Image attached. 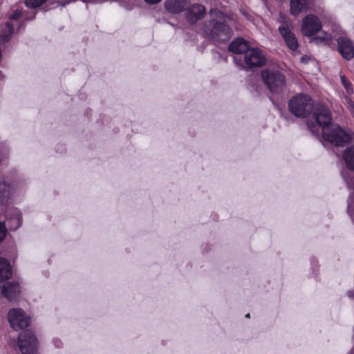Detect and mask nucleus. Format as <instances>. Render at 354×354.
<instances>
[{"label": "nucleus", "mask_w": 354, "mask_h": 354, "mask_svg": "<svg viewBox=\"0 0 354 354\" xmlns=\"http://www.w3.org/2000/svg\"><path fill=\"white\" fill-rule=\"evenodd\" d=\"M311 113L314 122H308L307 126L313 135L318 136L322 129L323 139L336 146H342L353 140L354 135L351 131L332 123V114L326 106L316 104Z\"/></svg>", "instance_id": "f257e3e1"}, {"label": "nucleus", "mask_w": 354, "mask_h": 354, "mask_svg": "<svg viewBox=\"0 0 354 354\" xmlns=\"http://www.w3.org/2000/svg\"><path fill=\"white\" fill-rule=\"evenodd\" d=\"M211 19L205 26V32L208 37L216 41H226L230 39L232 30L224 21V15L216 9H211Z\"/></svg>", "instance_id": "f03ea898"}, {"label": "nucleus", "mask_w": 354, "mask_h": 354, "mask_svg": "<svg viewBox=\"0 0 354 354\" xmlns=\"http://www.w3.org/2000/svg\"><path fill=\"white\" fill-rule=\"evenodd\" d=\"M236 64L248 71L261 67L266 64V57L263 52L258 48H250L243 56H234Z\"/></svg>", "instance_id": "7ed1b4c3"}, {"label": "nucleus", "mask_w": 354, "mask_h": 354, "mask_svg": "<svg viewBox=\"0 0 354 354\" xmlns=\"http://www.w3.org/2000/svg\"><path fill=\"white\" fill-rule=\"evenodd\" d=\"M313 106L311 97L303 93L294 95L288 102L290 111L297 118L307 117L313 111Z\"/></svg>", "instance_id": "20e7f679"}, {"label": "nucleus", "mask_w": 354, "mask_h": 354, "mask_svg": "<svg viewBox=\"0 0 354 354\" xmlns=\"http://www.w3.org/2000/svg\"><path fill=\"white\" fill-rule=\"evenodd\" d=\"M261 76L264 84L272 93H279L286 86L284 75L278 70L266 68L261 71Z\"/></svg>", "instance_id": "39448f33"}, {"label": "nucleus", "mask_w": 354, "mask_h": 354, "mask_svg": "<svg viewBox=\"0 0 354 354\" xmlns=\"http://www.w3.org/2000/svg\"><path fill=\"white\" fill-rule=\"evenodd\" d=\"M18 346L22 354H37V340L31 331L26 330L19 334Z\"/></svg>", "instance_id": "423d86ee"}, {"label": "nucleus", "mask_w": 354, "mask_h": 354, "mask_svg": "<svg viewBox=\"0 0 354 354\" xmlns=\"http://www.w3.org/2000/svg\"><path fill=\"white\" fill-rule=\"evenodd\" d=\"M10 326L15 330H20L28 326L30 317L21 308H12L8 313Z\"/></svg>", "instance_id": "0eeeda50"}, {"label": "nucleus", "mask_w": 354, "mask_h": 354, "mask_svg": "<svg viewBox=\"0 0 354 354\" xmlns=\"http://www.w3.org/2000/svg\"><path fill=\"white\" fill-rule=\"evenodd\" d=\"M279 21L281 25L279 27V31L283 38L288 47L292 50H295L298 47L297 39L294 33L287 27L288 22L285 16L282 14L279 15Z\"/></svg>", "instance_id": "6e6552de"}, {"label": "nucleus", "mask_w": 354, "mask_h": 354, "mask_svg": "<svg viewBox=\"0 0 354 354\" xmlns=\"http://www.w3.org/2000/svg\"><path fill=\"white\" fill-rule=\"evenodd\" d=\"M322 28V23L317 16L308 15L302 21L301 32L308 37L314 35Z\"/></svg>", "instance_id": "1a4fd4ad"}, {"label": "nucleus", "mask_w": 354, "mask_h": 354, "mask_svg": "<svg viewBox=\"0 0 354 354\" xmlns=\"http://www.w3.org/2000/svg\"><path fill=\"white\" fill-rule=\"evenodd\" d=\"M337 49L342 57L346 60L354 57V42L346 36H339L336 39Z\"/></svg>", "instance_id": "9d476101"}, {"label": "nucleus", "mask_w": 354, "mask_h": 354, "mask_svg": "<svg viewBox=\"0 0 354 354\" xmlns=\"http://www.w3.org/2000/svg\"><path fill=\"white\" fill-rule=\"evenodd\" d=\"M249 48L248 41L243 38L235 39L228 46V50L236 54V56H243Z\"/></svg>", "instance_id": "9b49d317"}, {"label": "nucleus", "mask_w": 354, "mask_h": 354, "mask_svg": "<svg viewBox=\"0 0 354 354\" xmlns=\"http://www.w3.org/2000/svg\"><path fill=\"white\" fill-rule=\"evenodd\" d=\"M205 8L201 4H194L187 13V19L191 24L196 23L198 20L204 17Z\"/></svg>", "instance_id": "f8f14e48"}, {"label": "nucleus", "mask_w": 354, "mask_h": 354, "mask_svg": "<svg viewBox=\"0 0 354 354\" xmlns=\"http://www.w3.org/2000/svg\"><path fill=\"white\" fill-rule=\"evenodd\" d=\"M20 288L17 283L7 282L2 286V295L8 300L15 299L19 294Z\"/></svg>", "instance_id": "ddd939ff"}, {"label": "nucleus", "mask_w": 354, "mask_h": 354, "mask_svg": "<svg viewBox=\"0 0 354 354\" xmlns=\"http://www.w3.org/2000/svg\"><path fill=\"white\" fill-rule=\"evenodd\" d=\"M12 193V189L10 184L3 179H0V205L8 203Z\"/></svg>", "instance_id": "4468645a"}, {"label": "nucleus", "mask_w": 354, "mask_h": 354, "mask_svg": "<svg viewBox=\"0 0 354 354\" xmlns=\"http://www.w3.org/2000/svg\"><path fill=\"white\" fill-rule=\"evenodd\" d=\"M311 3V0H290V14L297 15L306 10Z\"/></svg>", "instance_id": "2eb2a0df"}, {"label": "nucleus", "mask_w": 354, "mask_h": 354, "mask_svg": "<svg viewBox=\"0 0 354 354\" xmlns=\"http://www.w3.org/2000/svg\"><path fill=\"white\" fill-rule=\"evenodd\" d=\"M165 7L167 12L177 14L183 12L185 8V1L166 0Z\"/></svg>", "instance_id": "dca6fc26"}, {"label": "nucleus", "mask_w": 354, "mask_h": 354, "mask_svg": "<svg viewBox=\"0 0 354 354\" xmlns=\"http://www.w3.org/2000/svg\"><path fill=\"white\" fill-rule=\"evenodd\" d=\"M342 157L346 167L351 171H354V145L346 147Z\"/></svg>", "instance_id": "f3484780"}, {"label": "nucleus", "mask_w": 354, "mask_h": 354, "mask_svg": "<svg viewBox=\"0 0 354 354\" xmlns=\"http://www.w3.org/2000/svg\"><path fill=\"white\" fill-rule=\"evenodd\" d=\"M12 276V269L8 261L4 258H0V281L8 279Z\"/></svg>", "instance_id": "a211bd4d"}, {"label": "nucleus", "mask_w": 354, "mask_h": 354, "mask_svg": "<svg viewBox=\"0 0 354 354\" xmlns=\"http://www.w3.org/2000/svg\"><path fill=\"white\" fill-rule=\"evenodd\" d=\"M311 42L315 44H324L329 46L332 42V37L330 34L322 32L321 35L314 37Z\"/></svg>", "instance_id": "6ab92c4d"}, {"label": "nucleus", "mask_w": 354, "mask_h": 354, "mask_svg": "<svg viewBox=\"0 0 354 354\" xmlns=\"http://www.w3.org/2000/svg\"><path fill=\"white\" fill-rule=\"evenodd\" d=\"M11 230H15L21 225V216L18 210L15 211V215L8 220Z\"/></svg>", "instance_id": "aec40b11"}, {"label": "nucleus", "mask_w": 354, "mask_h": 354, "mask_svg": "<svg viewBox=\"0 0 354 354\" xmlns=\"http://www.w3.org/2000/svg\"><path fill=\"white\" fill-rule=\"evenodd\" d=\"M46 0H26L25 3L28 8H37L42 5Z\"/></svg>", "instance_id": "412c9836"}, {"label": "nucleus", "mask_w": 354, "mask_h": 354, "mask_svg": "<svg viewBox=\"0 0 354 354\" xmlns=\"http://www.w3.org/2000/svg\"><path fill=\"white\" fill-rule=\"evenodd\" d=\"M340 79L342 84L346 90L347 93H351L353 92V88L351 87L350 82L346 79V77L344 75H341Z\"/></svg>", "instance_id": "4be33fe9"}, {"label": "nucleus", "mask_w": 354, "mask_h": 354, "mask_svg": "<svg viewBox=\"0 0 354 354\" xmlns=\"http://www.w3.org/2000/svg\"><path fill=\"white\" fill-rule=\"evenodd\" d=\"M7 233V229L6 227L4 222H0V243L4 239Z\"/></svg>", "instance_id": "5701e85b"}, {"label": "nucleus", "mask_w": 354, "mask_h": 354, "mask_svg": "<svg viewBox=\"0 0 354 354\" xmlns=\"http://www.w3.org/2000/svg\"><path fill=\"white\" fill-rule=\"evenodd\" d=\"M21 15V11L17 10H15V12L10 17V19L13 20V19H17L20 17Z\"/></svg>", "instance_id": "b1692460"}, {"label": "nucleus", "mask_w": 354, "mask_h": 354, "mask_svg": "<svg viewBox=\"0 0 354 354\" xmlns=\"http://www.w3.org/2000/svg\"><path fill=\"white\" fill-rule=\"evenodd\" d=\"M162 0H145L148 4H156L160 2Z\"/></svg>", "instance_id": "393cba45"}, {"label": "nucleus", "mask_w": 354, "mask_h": 354, "mask_svg": "<svg viewBox=\"0 0 354 354\" xmlns=\"http://www.w3.org/2000/svg\"><path fill=\"white\" fill-rule=\"evenodd\" d=\"M347 295L349 297H353L354 296V293L353 291L351 290H349L347 292Z\"/></svg>", "instance_id": "a878e982"}, {"label": "nucleus", "mask_w": 354, "mask_h": 354, "mask_svg": "<svg viewBox=\"0 0 354 354\" xmlns=\"http://www.w3.org/2000/svg\"><path fill=\"white\" fill-rule=\"evenodd\" d=\"M348 212L351 214V216H352L351 212V205L350 203H348Z\"/></svg>", "instance_id": "bb28decb"}, {"label": "nucleus", "mask_w": 354, "mask_h": 354, "mask_svg": "<svg viewBox=\"0 0 354 354\" xmlns=\"http://www.w3.org/2000/svg\"><path fill=\"white\" fill-rule=\"evenodd\" d=\"M68 3H69V1H64V2H62L61 5L64 7L66 5H67Z\"/></svg>", "instance_id": "cd10ccee"}, {"label": "nucleus", "mask_w": 354, "mask_h": 354, "mask_svg": "<svg viewBox=\"0 0 354 354\" xmlns=\"http://www.w3.org/2000/svg\"><path fill=\"white\" fill-rule=\"evenodd\" d=\"M250 315L249 313H248V314L245 315V317H246V318H250Z\"/></svg>", "instance_id": "c85d7f7f"}, {"label": "nucleus", "mask_w": 354, "mask_h": 354, "mask_svg": "<svg viewBox=\"0 0 354 354\" xmlns=\"http://www.w3.org/2000/svg\"><path fill=\"white\" fill-rule=\"evenodd\" d=\"M301 61L302 62L306 61V59H304V57H301Z\"/></svg>", "instance_id": "c756f323"}, {"label": "nucleus", "mask_w": 354, "mask_h": 354, "mask_svg": "<svg viewBox=\"0 0 354 354\" xmlns=\"http://www.w3.org/2000/svg\"><path fill=\"white\" fill-rule=\"evenodd\" d=\"M301 61L302 62L306 61V59H304V57H301Z\"/></svg>", "instance_id": "7c9ffc66"}]
</instances>
